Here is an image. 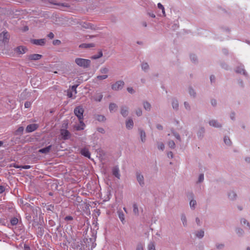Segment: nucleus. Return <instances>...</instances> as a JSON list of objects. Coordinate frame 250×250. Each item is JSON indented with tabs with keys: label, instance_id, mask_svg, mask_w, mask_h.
Instances as JSON below:
<instances>
[{
	"label": "nucleus",
	"instance_id": "obj_10",
	"mask_svg": "<svg viewBox=\"0 0 250 250\" xmlns=\"http://www.w3.org/2000/svg\"><path fill=\"white\" fill-rule=\"evenodd\" d=\"M46 40L45 39H33L31 41V42L37 45L43 46L45 43Z\"/></svg>",
	"mask_w": 250,
	"mask_h": 250
},
{
	"label": "nucleus",
	"instance_id": "obj_34",
	"mask_svg": "<svg viewBox=\"0 0 250 250\" xmlns=\"http://www.w3.org/2000/svg\"><path fill=\"white\" fill-rule=\"evenodd\" d=\"M103 56V52L102 51H99L97 54L93 55L91 57V59L93 60H96L100 58Z\"/></svg>",
	"mask_w": 250,
	"mask_h": 250
},
{
	"label": "nucleus",
	"instance_id": "obj_22",
	"mask_svg": "<svg viewBox=\"0 0 250 250\" xmlns=\"http://www.w3.org/2000/svg\"><path fill=\"white\" fill-rule=\"evenodd\" d=\"M205 129L204 127H200L197 132L198 137L201 139L203 137Z\"/></svg>",
	"mask_w": 250,
	"mask_h": 250
},
{
	"label": "nucleus",
	"instance_id": "obj_32",
	"mask_svg": "<svg viewBox=\"0 0 250 250\" xmlns=\"http://www.w3.org/2000/svg\"><path fill=\"white\" fill-rule=\"evenodd\" d=\"M133 211L135 215H139V209L136 203H134L133 205Z\"/></svg>",
	"mask_w": 250,
	"mask_h": 250
},
{
	"label": "nucleus",
	"instance_id": "obj_36",
	"mask_svg": "<svg viewBox=\"0 0 250 250\" xmlns=\"http://www.w3.org/2000/svg\"><path fill=\"white\" fill-rule=\"evenodd\" d=\"M171 133H172V134L173 135V136L178 140H179V141H181V137H180V135L177 133L176 132V131H174V130L173 129H171Z\"/></svg>",
	"mask_w": 250,
	"mask_h": 250
},
{
	"label": "nucleus",
	"instance_id": "obj_41",
	"mask_svg": "<svg viewBox=\"0 0 250 250\" xmlns=\"http://www.w3.org/2000/svg\"><path fill=\"white\" fill-rule=\"evenodd\" d=\"M80 46L84 48H90L94 47L95 45L94 43H83Z\"/></svg>",
	"mask_w": 250,
	"mask_h": 250
},
{
	"label": "nucleus",
	"instance_id": "obj_54",
	"mask_svg": "<svg viewBox=\"0 0 250 250\" xmlns=\"http://www.w3.org/2000/svg\"><path fill=\"white\" fill-rule=\"evenodd\" d=\"M54 209V206L53 205H49L46 207V209L48 211H52Z\"/></svg>",
	"mask_w": 250,
	"mask_h": 250
},
{
	"label": "nucleus",
	"instance_id": "obj_42",
	"mask_svg": "<svg viewBox=\"0 0 250 250\" xmlns=\"http://www.w3.org/2000/svg\"><path fill=\"white\" fill-rule=\"evenodd\" d=\"M18 223V219L16 217H13L10 220V223L12 226H15Z\"/></svg>",
	"mask_w": 250,
	"mask_h": 250
},
{
	"label": "nucleus",
	"instance_id": "obj_62",
	"mask_svg": "<svg viewBox=\"0 0 250 250\" xmlns=\"http://www.w3.org/2000/svg\"><path fill=\"white\" fill-rule=\"evenodd\" d=\"M47 37L50 39H52L54 37V35L52 32H50L48 35Z\"/></svg>",
	"mask_w": 250,
	"mask_h": 250
},
{
	"label": "nucleus",
	"instance_id": "obj_2",
	"mask_svg": "<svg viewBox=\"0 0 250 250\" xmlns=\"http://www.w3.org/2000/svg\"><path fill=\"white\" fill-rule=\"evenodd\" d=\"M75 62L79 66L83 68L89 67L91 64V61L90 60L83 58H76Z\"/></svg>",
	"mask_w": 250,
	"mask_h": 250
},
{
	"label": "nucleus",
	"instance_id": "obj_44",
	"mask_svg": "<svg viewBox=\"0 0 250 250\" xmlns=\"http://www.w3.org/2000/svg\"><path fill=\"white\" fill-rule=\"evenodd\" d=\"M148 250H155V246L153 242H150L148 244Z\"/></svg>",
	"mask_w": 250,
	"mask_h": 250
},
{
	"label": "nucleus",
	"instance_id": "obj_40",
	"mask_svg": "<svg viewBox=\"0 0 250 250\" xmlns=\"http://www.w3.org/2000/svg\"><path fill=\"white\" fill-rule=\"evenodd\" d=\"M196 205V201L194 199L190 200L189 202V206L191 209H194Z\"/></svg>",
	"mask_w": 250,
	"mask_h": 250
},
{
	"label": "nucleus",
	"instance_id": "obj_16",
	"mask_svg": "<svg viewBox=\"0 0 250 250\" xmlns=\"http://www.w3.org/2000/svg\"><path fill=\"white\" fill-rule=\"evenodd\" d=\"M81 153L82 155L88 158H90V153L86 148H83L81 150Z\"/></svg>",
	"mask_w": 250,
	"mask_h": 250
},
{
	"label": "nucleus",
	"instance_id": "obj_48",
	"mask_svg": "<svg viewBox=\"0 0 250 250\" xmlns=\"http://www.w3.org/2000/svg\"><path fill=\"white\" fill-rule=\"evenodd\" d=\"M185 108L188 111H190L191 110V106L187 102H185L184 103Z\"/></svg>",
	"mask_w": 250,
	"mask_h": 250
},
{
	"label": "nucleus",
	"instance_id": "obj_7",
	"mask_svg": "<svg viewBox=\"0 0 250 250\" xmlns=\"http://www.w3.org/2000/svg\"><path fill=\"white\" fill-rule=\"evenodd\" d=\"M39 127V125L36 124H30L26 127V132L30 133L34 131Z\"/></svg>",
	"mask_w": 250,
	"mask_h": 250
},
{
	"label": "nucleus",
	"instance_id": "obj_38",
	"mask_svg": "<svg viewBox=\"0 0 250 250\" xmlns=\"http://www.w3.org/2000/svg\"><path fill=\"white\" fill-rule=\"evenodd\" d=\"M157 6L159 9H160L162 10L163 16L165 17L166 13H165V8H164V6L161 3H158L157 4Z\"/></svg>",
	"mask_w": 250,
	"mask_h": 250
},
{
	"label": "nucleus",
	"instance_id": "obj_47",
	"mask_svg": "<svg viewBox=\"0 0 250 250\" xmlns=\"http://www.w3.org/2000/svg\"><path fill=\"white\" fill-rule=\"evenodd\" d=\"M24 130V128L23 126H20L19 127L16 131V135H19L20 134H21Z\"/></svg>",
	"mask_w": 250,
	"mask_h": 250
},
{
	"label": "nucleus",
	"instance_id": "obj_1",
	"mask_svg": "<svg viewBox=\"0 0 250 250\" xmlns=\"http://www.w3.org/2000/svg\"><path fill=\"white\" fill-rule=\"evenodd\" d=\"M83 112L84 109L81 105L76 107L74 110V113L77 117L80 122V124L76 126L77 130H83L84 128L85 124L83 121Z\"/></svg>",
	"mask_w": 250,
	"mask_h": 250
},
{
	"label": "nucleus",
	"instance_id": "obj_55",
	"mask_svg": "<svg viewBox=\"0 0 250 250\" xmlns=\"http://www.w3.org/2000/svg\"><path fill=\"white\" fill-rule=\"evenodd\" d=\"M61 43V42L59 40H55L53 41V44L54 45H58Z\"/></svg>",
	"mask_w": 250,
	"mask_h": 250
},
{
	"label": "nucleus",
	"instance_id": "obj_63",
	"mask_svg": "<svg viewBox=\"0 0 250 250\" xmlns=\"http://www.w3.org/2000/svg\"><path fill=\"white\" fill-rule=\"evenodd\" d=\"M195 221H196V223H197V225L201 226V222L198 217L196 218Z\"/></svg>",
	"mask_w": 250,
	"mask_h": 250
},
{
	"label": "nucleus",
	"instance_id": "obj_23",
	"mask_svg": "<svg viewBox=\"0 0 250 250\" xmlns=\"http://www.w3.org/2000/svg\"><path fill=\"white\" fill-rule=\"evenodd\" d=\"M118 106L114 103H110L109 105V110L110 112H115L117 110Z\"/></svg>",
	"mask_w": 250,
	"mask_h": 250
},
{
	"label": "nucleus",
	"instance_id": "obj_5",
	"mask_svg": "<svg viewBox=\"0 0 250 250\" xmlns=\"http://www.w3.org/2000/svg\"><path fill=\"white\" fill-rule=\"evenodd\" d=\"M125 83L123 81H118L111 85V88L113 90L118 91L123 88Z\"/></svg>",
	"mask_w": 250,
	"mask_h": 250
},
{
	"label": "nucleus",
	"instance_id": "obj_29",
	"mask_svg": "<svg viewBox=\"0 0 250 250\" xmlns=\"http://www.w3.org/2000/svg\"><path fill=\"white\" fill-rule=\"evenodd\" d=\"M143 106L144 108L146 110V111H150L151 109V104L147 102H144L143 103Z\"/></svg>",
	"mask_w": 250,
	"mask_h": 250
},
{
	"label": "nucleus",
	"instance_id": "obj_60",
	"mask_svg": "<svg viewBox=\"0 0 250 250\" xmlns=\"http://www.w3.org/2000/svg\"><path fill=\"white\" fill-rule=\"evenodd\" d=\"M5 190V188L4 186H2V185H0V193H2L3 192H4Z\"/></svg>",
	"mask_w": 250,
	"mask_h": 250
},
{
	"label": "nucleus",
	"instance_id": "obj_19",
	"mask_svg": "<svg viewBox=\"0 0 250 250\" xmlns=\"http://www.w3.org/2000/svg\"><path fill=\"white\" fill-rule=\"evenodd\" d=\"M228 196L229 198L231 200H234L237 197L236 193L233 190H230L228 192Z\"/></svg>",
	"mask_w": 250,
	"mask_h": 250
},
{
	"label": "nucleus",
	"instance_id": "obj_4",
	"mask_svg": "<svg viewBox=\"0 0 250 250\" xmlns=\"http://www.w3.org/2000/svg\"><path fill=\"white\" fill-rule=\"evenodd\" d=\"M49 3L58 5L60 7V9L62 10H66L65 8L70 7V5L68 3H58L56 2V0H48Z\"/></svg>",
	"mask_w": 250,
	"mask_h": 250
},
{
	"label": "nucleus",
	"instance_id": "obj_52",
	"mask_svg": "<svg viewBox=\"0 0 250 250\" xmlns=\"http://www.w3.org/2000/svg\"><path fill=\"white\" fill-rule=\"evenodd\" d=\"M224 247H225V245L224 244L217 243L216 244V247L218 250H222L224 248Z\"/></svg>",
	"mask_w": 250,
	"mask_h": 250
},
{
	"label": "nucleus",
	"instance_id": "obj_61",
	"mask_svg": "<svg viewBox=\"0 0 250 250\" xmlns=\"http://www.w3.org/2000/svg\"><path fill=\"white\" fill-rule=\"evenodd\" d=\"M211 104L213 106H215L217 105V101L215 99H212L211 100Z\"/></svg>",
	"mask_w": 250,
	"mask_h": 250
},
{
	"label": "nucleus",
	"instance_id": "obj_33",
	"mask_svg": "<svg viewBox=\"0 0 250 250\" xmlns=\"http://www.w3.org/2000/svg\"><path fill=\"white\" fill-rule=\"evenodd\" d=\"M241 224L242 225H246L247 227L249 230H250V223L247 221V220L244 218H242L241 219Z\"/></svg>",
	"mask_w": 250,
	"mask_h": 250
},
{
	"label": "nucleus",
	"instance_id": "obj_58",
	"mask_svg": "<svg viewBox=\"0 0 250 250\" xmlns=\"http://www.w3.org/2000/svg\"><path fill=\"white\" fill-rule=\"evenodd\" d=\"M31 105V103L30 102H26L25 103H24V107L25 108H29L30 107Z\"/></svg>",
	"mask_w": 250,
	"mask_h": 250
},
{
	"label": "nucleus",
	"instance_id": "obj_45",
	"mask_svg": "<svg viewBox=\"0 0 250 250\" xmlns=\"http://www.w3.org/2000/svg\"><path fill=\"white\" fill-rule=\"evenodd\" d=\"M236 233L239 236H242L244 233V230L240 228H237L235 230Z\"/></svg>",
	"mask_w": 250,
	"mask_h": 250
},
{
	"label": "nucleus",
	"instance_id": "obj_49",
	"mask_svg": "<svg viewBox=\"0 0 250 250\" xmlns=\"http://www.w3.org/2000/svg\"><path fill=\"white\" fill-rule=\"evenodd\" d=\"M190 59L191 61L194 63H195L197 61V56L194 54L190 55Z\"/></svg>",
	"mask_w": 250,
	"mask_h": 250
},
{
	"label": "nucleus",
	"instance_id": "obj_25",
	"mask_svg": "<svg viewBox=\"0 0 250 250\" xmlns=\"http://www.w3.org/2000/svg\"><path fill=\"white\" fill-rule=\"evenodd\" d=\"M117 213L118 215V217L120 219L121 221L123 224L125 223V215L123 212L122 210H118L117 211Z\"/></svg>",
	"mask_w": 250,
	"mask_h": 250
},
{
	"label": "nucleus",
	"instance_id": "obj_64",
	"mask_svg": "<svg viewBox=\"0 0 250 250\" xmlns=\"http://www.w3.org/2000/svg\"><path fill=\"white\" fill-rule=\"evenodd\" d=\"M156 128L159 130H162L163 129V126L160 124H157L156 125Z\"/></svg>",
	"mask_w": 250,
	"mask_h": 250
},
{
	"label": "nucleus",
	"instance_id": "obj_59",
	"mask_svg": "<svg viewBox=\"0 0 250 250\" xmlns=\"http://www.w3.org/2000/svg\"><path fill=\"white\" fill-rule=\"evenodd\" d=\"M127 90L129 93H130L131 94H133L135 92V91L132 87H127Z\"/></svg>",
	"mask_w": 250,
	"mask_h": 250
},
{
	"label": "nucleus",
	"instance_id": "obj_11",
	"mask_svg": "<svg viewBox=\"0 0 250 250\" xmlns=\"http://www.w3.org/2000/svg\"><path fill=\"white\" fill-rule=\"evenodd\" d=\"M235 72L237 73L243 74L244 76H247V72L244 69V66L243 65H241L237 66L235 69Z\"/></svg>",
	"mask_w": 250,
	"mask_h": 250
},
{
	"label": "nucleus",
	"instance_id": "obj_20",
	"mask_svg": "<svg viewBox=\"0 0 250 250\" xmlns=\"http://www.w3.org/2000/svg\"><path fill=\"white\" fill-rule=\"evenodd\" d=\"M103 97V95L102 93H96L93 96V99L96 102H100L101 101Z\"/></svg>",
	"mask_w": 250,
	"mask_h": 250
},
{
	"label": "nucleus",
	"instance_id": "obj_6",
	"mask_svg": "<svg viewBox=\"0 0 250 250\" xmlns=\"http://www.w3.org/2000/svg\"><path fill=\"white\" fill-rule=\"evenodd\" d=\"M42 58V55L38 54H30L26 56L27 60L37 61L40 60Z\"/></svg>",
	"mask_w": 250,
	"mask_h": 250
},
{
	"label": "nucleus",
	"instance_id": "obj_18",
	"mask_svg": "<svg viewBox=\"0 0 250 250\" xmlns=\"http://www.w3.org/2000/svg\"><path fill=\"white\" fill-rule=\"evenodd\" d=\"M140 138L142 143H145L146 141V134L145 131L141 128L139 129Z\"/></svg>",
	"mask_w": 250,
	"mask_h": 250
},
{
	"label": "nucleus",
	"instance_id": "obj_26",
	"mask_svg": "<svg viewBox=\"0 0 250 250\" xmlns=\"http://www.w3.org/2000/svg\"><path fill=\"white\" fill-rule=\"evenodd\" d=\"M95 119L100 122H104L106 120V118L104 115L99 114L95 116Z\"/></svg>",
	"mask_w": 250,
	"mask_h": 250
},
{
	"label": "nucleus",
	"instance_id": "obj_53",
	"mask_svg": "<svg viewBox=\"0 0 250 250\" xmlns=\"http://www.w3.org/2000/svg\"><path fill=\"white\" fill-rule=\"evenodd\" d=\"M135 113L138 116H141L142 115V110L139 108L136 110Z\"/></svg>",
	"mask_w": 250,
	"mask_h": 250
},
{
	"label": "nucleus",
	"instance_id": "obj_39",
	"mask_svg": "<svg viewBox=\"0 0 250 250\" xmlns=\"http://www.w3.org/2000/svg\"><path fill=\"white\" fill-rule=\"evenodd\" d=\"M142 69L144 71H147L149 69V65L146 62H143L142 64Z\"/></svg>",
	"mask_w": 250,
	"mask_h": 250
},
{
	"label": "nucleus",
	"instance_id": "obj_9",
	"mask_svg": "<svg viewBox=\"0 0 250 250\" xmlns=\"http://www.w3.org/2000/svg\"><path fill=\"white\" fill-rule=\"evenodd\" d=\"M137 181L139 185L143 187L145 185L144 176L140 172H137L136 173Z\"/></svg>",
	"mask_w": 250,
	"mask_h": 250
},
{
	"label": "nucleus",
	"instance_id": "obj_51",
	"mask_svg": "<svg viewBox=\"0 0 250 250\" xmlns=\"http://www.w3.org/2000/svg\"><path fill=\"white\" fill-rule=\"evenodd\" d=\"M204 180V175L203 174H200L199 175V177H198V183H202V182H203Z\"/></svg>",
	"mask_w": 250,
	"mask_h": 250
},
{
	"label": "nucleus",
	"instance_id": "obj_46",
	"mask_svg": "<svg viewBox=\"0 0 250 250\" xmlns=\"http://www.w3.org/2000/svg\"><path fill=\"white\" fill-rule=\"evenodd\" d=\"M167 145L170 148H172V149L174 148L175 147V143L172 140H170V141H168Z\"/></svg>",
	"mask_w": 250,
	"mask_h": 250
},
{
	"label": "nucleus",
	"instance_id": "obj_31",
	"mask_svg": "<svg viewBox=\"0 0 250 250\" xmlns=\"http://www.w3.org/2000/svg\"><path fill=\"white\" fill-rule=\"evenodd\" d=\"M108 75H98L95 78V80L102 81L104 79H106L108 78Z\"/></svg>",
	"mask_w": 250,
	"mask_h": 250
},
{
	"label": "nucleus",
	"instance_id": "obj_3",
	"mask_svg": "<svg viewBox=\"0 0 250 250\" xmlns=\"http://www.w3.org/2000/svg\"><path fill=\"white\" fill-rule=\"evenodd\" d=\"M10 39V34L6 31H3L0 34V41L4 44L8 43Z\"/></svg>",
	"mask_w": 250,
	"mask_h": 250
},
{
	"label": "nucleus",
	"instance_id": "obj_30",
	"mask_svg": "<svg viewBox=\"0 0 250 250\" xmlns=\"http://www.w3.org/2000/svg\"><path fill=\"white\" fill-rule=\"evenodd\" d=\"M188 93L190 96L193 98H195L196 96L195 91L191 87L188 88Z\"/></svg>",
	"mask_w": 250,
	"mask_h": 250
},
{
	"label": "nucleus",
	"instance_id": "obj_57",
	"mask_svg": "<svg viewBox=\"0 0 250 250\" xmlns=\"http://www.w3.org/2000/svg\"><path fill=\"white\" fill-rule=\"evenodd\" d=\"M64 219L65 221H71L73 219V218L72 216L68 215V216H66V217H65Z\"/></svg>",
	"mask_w": 250,
	"mask_h": 250
},
{
	"label": "nucleus",
	"instance_id": "obj_21",
	"mask_svg": "<svg viewBox=\"0 0 250 250\" xmlns=\"http://www.w3.org/2000/svg\"><path fill=\"white\" fill-rule=\"evenodd\" d=\"M51 147V145L39 149V152L41 153L46 154L50 151Z\"/></svg>",
	"mask_w": 250,
	"mask_h": 250
},
{
	"label": "nucleus",
	"instance_id": "obj_15",
	"mask_svg": "<svg viewBox=\"0 0 250 250\" xmlns=\"http://www.w3.org/2000/svg\"><path fill=\"white\" fill-rule=\"evenodd\" d=\"M134 125L133 121L132 119L130 118L127 120L125 122V126L127 129H131Z\"/></svg>",
	"mask_w": 250,
	"mask_h": 250
},
{
	"label": "nucleus",
	"instance_id": "obj_35",
	"mask_svg": "<svg viewBox=\"0 0 250 250\" xmlns=\"http://www.w3.org/2000/svg\"><path fill=\"white\" fill-rule=\"evenodd\" d=\"M181 221L182 222L183 226L184 227H186L187 226V221L186 216L185 214H182L181 215Z\"/></svg>",
	"mask_w": 250,
	"mask_h": 250
},
{
	"label": "nucleus",
	"instance_id": "obj_28",
	"mask_svg": "<svg viewBox=\"0 0 250 250\" xmlns=\"http://www.w3.org/2000/svg\"><path fill=\"white\" fill-rule=\"evenodd\" d=\"M195 234L198 238H202L204 236V231L203 230H198L195 232Z\"/></svg>",
	"mask_w": 250,
	"mask_h": 250
},
{
	"label": "nucleus",
	"instance_id": "obj_14",
	"mask_svg": "<svg viewBox=\"0 0 250 250\" xmlns=\"http://www.w3.org/2000/svg\"><path fill=\"white\" fill-rule=\"evenodd\" d=\"M112 174L115 177H116L118 179L120 178L121 175L120 174V170H119V168L118 166H115V167H113L112 168Z\"/></svg>",
	"mask_w": 250,
	"mask_h": 250
},
{
	"label": "nucleus",
	"instance_id": "obj_27",
	"mask_svg": "<svg viewBox=\"0 0 250 250\" xmlns=\"http://www.w3.org/2000/svg\"><path fill=\"white\" fill-rule=\"evenodd\" d=\"M109 68L106 67H102L99 70V72L100 73L103 75H107V73L109 72Z\"/></svg>",
	"mask_w": 250,
	"mask_h": 250
},
{
	"label": "nucleus",
	"instance_id": "obj_37",
	"mask_svg": "<svg viewBox=\"0 0 250 250\" xmlns=\"http://www.w3.org/2000/svg\"><path fill=\"white\" fill-rule=\"evenodd\" d=\"M224 142L226 145L230 146L231 144V142L228 136H225L224 138Z\"/></svg>",
	"mask_w": 250,
	"mask_h": 250
},
{
	"label": "nucleus",
	"instance_id": "obj_56",
	"mask_svg": "<svg viewBox=\"0 0 250 250\" xmlns=\"http://www.w3.org/2000/svg\"><path fill=\"white\" fill-rule=\"evenodd\" d=\"M97 130L99 132H100L102 134L105 133V130H104V128L103 127H98Z\"/></svg>",
	"mask_w": 250,
	"mask_h": 250
},
{
	"label": "nucleus",
	"instance_id": "obj_8",
	"mask_svg": "<svg viewBox=\"0 0 250 250\" xmlns=\"http://www.w3.org/2000/svg\"><path fill=\"white\" fill-rule=\"evenodd\" d=\"M60 133L62 138L64 140H67L70 137V133L67 129H61L60 130Z\"/></svg>",
	"mask_w": 250,
	"mask_h": 250
},
{
	"label": "nucleus",
	"instance_id": "obj_43",
	"mask_svg": "<svg viewBox=\"0 0 250 250\" xmlns=\"http://www.w3.org/2000/svg\"><path fill=\"white\" fill-rule=\"evenodd\" d=\"M145 245L142 243H139L136 247V250H144Z\"/></svg>",
	"mask_w": 250,
	"mask_h": 250
},
{
	"label": "nucleus",
	"instance_id": "obj_13",
	"mask_svg": "<svg viewBox=\"0 0 250 250\" xmlns=\"http://www.w3.org/2000/svg\"><path fill=\"white\" fill-rule=\"evenodd\" d=\"M120 113L124 117H127L128 114V107L126 106H122Z\"/></svg>",
	"mask_w": 250,
	"mask_h": 250
},
{
	"label": "nucleus",
	"instance_id": "obj_50",
	"mask_svg": "<svg viewBox=\"0 0 250 250\" xmlns=\"http://www.w3.org/2000/svg\"><path fill=\"white\" fill-rule=\"evenodd\" d=\"M158 148L161 150H164L165 148V145L163 143H158L157 144Z\"/></svg>",
	"mask_w": 250,
	"mask_h": 250
},
{
	"label": "nucleus",
	"instance_id": "obj_24",
	"mask_svg": "<svg viewBox=\"0 0 250 250\" xmlns=\"http://www.w3.org/2000/svg\"><path fill=\"white\" fill-rule=\"evenodd\" d=\"M172 106L174 109L177 110L179 109V103L177 100L173 99L172 101Z\"/></svg>",
	"mask_w": 250,
	"mask_h": 250
},
{
	"label": "nucleus",
	"instance_id": "obj_17",
	"mask_svg": "<svg viewBox=\"0 0 250 250\" xmlns=\"http://www.w3.org/2000/svg\"><path fill=\"white\" fill-rule=\"evenodd\" d=\"M27 50V49L26 47L23 46H20L17 47L15 49V51L19 53V54H24L26 53V51Z\"/></svg>",
	"mask_w": 250,
	"mask_h": 250
},
{
	"label": "nucleus",
	"instance_id": "obj_12",
	"mask_svg": "<svg viewBox=\"0 0 250 250\" xmlns=\"http://www.w3.org/2000/svg\"><path fill=\"white\" fill-rule=\"evenodd\" d=\"M208 124L210 126L216 128H220L222 126V125L216 120H211L209 121Z\"/></svg>",
	"mask_w": 250,
	"mask_h": 250
}]
</instances>
